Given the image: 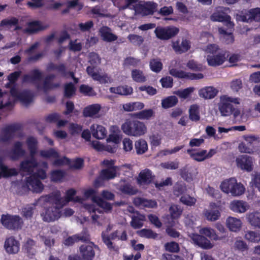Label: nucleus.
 I'll return each instance as SVG.
<instances>
[{
	"label": "nucleus",
	"mask_w": 260,
	"mask_h": 260,
	"mask_svg": "<svg viewBox=\"0 0 260 260\" xmlns=\"http://www.w3.org/2000/svg\"><path fill=\"white\" fill-rule=\"evenodd\" d=\"M94 249H99V247L93 242H90L88 244H85L79 247V252L84 260H93L95 257Z\"/></svg>",
	"instance_id": "0eeeda50"
},
{
	"label": "nucleus",
	"mask_w": 260,
	"mask_h": 260,
	"mask_svg": "<svg viewBox=\"0 0 260 260\" xmlns=\"http://www.w3.org/2000/svg\"><path fill=\"white\" fill-rule=\"evenodd\" d=\"M226 225L230 231L237 232L241 228L242 222L239 219L230 216L226 220Z\"/></svg>",
	"instance_id": "bb28decb"
},
{
	"label": "nucleus",
	"mask_w": 260,
	"mask_h": 260,
	"mask_svg": "<svg viewBox=\"0 0 260 260\" xmlns=\"http://www.w3.org/2000/svg\"><path fill=\"white\" fill-rule=\"evenodd\" d=\"M150 68L154 72L159 73L162 69V63L159 59H152L149 62Z\"/></svg>",
	"instance_id": "864d4df0"
},
{
	"label": "nucleus",
	"mask_w": 260,
	"mask_h": 260,
	"mask_svg": "<svg viewBox=\"0 0 260 260\" xmlns=\"http://www.w3.org/2000/svg\"><path fill=\"white\" fill-rule=\"evenodd\" d=\"M43 78L42 73L38 69L31 70L29 74H25L22 76V83L36 84L41 81Z\"/></svg>",
	"instance_id": "4468645a"
},
{
	"label": "nucleus",
	"mask_w": 260,
	"mask_h": 260,
	"mask_svg": "<svg viewBox=\"0 0 260 260\" xmlns=\"http://www.w3.org/2000/svg\"><path fill=\"white\" fill-rule=\"evenodd\" d=\"M172 48L177 54L186 52L190 48V42L187 39H183L181 44L179 40L172 42Z\"/></svg>",
	"instance_id": "f3484780"
},
{
	"label": "nucleus",
	"mask_w": 260,
	"mask_h": 260,
	"mask_svg": "<svg viewBox=\"0 0 260 260\" xmlns=\"http://www.w3.org/2000/svg\"><path fill=\"white\" fill-rule=\"evenodd\" d=\"M76 92V87L72 82L66 83L64 86V96L70 98L73 96Z\"/></svg>",
	"instance_id": "8fccbe9b"
},
{
	"label": "nucleus",
	"mask_w": 260,
	"mask_h": 260,
	"mask_svg": "<svg viewBox=\"0 0 260 260\" xmlns=\"http://www.w3.org/2000/svg\"><path fill=\"white\" fill-rule=\"evenodd\" d=\"M92 132V136L97 139H103L107 136V132L105 127L102 125H97L96 128L94 129V126L91 127Z\"/></svg>",
	"instance_id": "72a5a7b5"
},
{
	"label": "nucleus",
	"mask_w": 260,
	"mask_h": 260,
	"mask_svg": "<svg viewBox=\"0 0 260 260\" xmlns=\"http://www.w3.org/2000/svg\"><path fill=\"white\" fill-rule=\"evenodd\" d=\"M64 175V172L62 170H53L50 174L51 180L54 182H58L63 178Z\"/></svg>",
	"instance_id": "0e129e2a"
},
{
	"label": "nucleus",
	"mask_w": 260,
	"mask_h": 260,
	"mask_svg": "<svg viewBox=\"0 0 260 260\" xmlns=\"http://www.w3.org/2000/svg\"><path fill=\"white\" fill-rule=\"evenodd\" d=\"M127 39L132 44L138 46H140L144 41L142 36L135 34H129L127 36Z\"/></svg>",
	"instance_id": "13d9d810"
},
{
	"label": "nucleus",
	"mask_w": 260,
	"mask_h": 260,
	"mask_svg": "<svg viewBox=\"0 0 260 260\" xmlns=\"http://www.w3.org/2000/svg\"><path fill=\"white\" fill-rule=\"evenodd\" d=\"M35 242L31 239H28L23 245V249L29 256H32L35 254Z\"/></svg>",
	"instance_id": "a18cd8bd"
},
{
	"label": "nucleus",
	"mask_w": 260,
	"mask_h": 260,
	"mask_svg": "<svg viewBox=\"0 0 260 260\" xmlns=\"http://www.w3.org/2000/svg\"><path fill=\"white\" fill-rule=\"evenodd\" d=\"M78 242L81 241L82 242L88 243L90 242V236L88 231L86 229H84L79 234H75Z\"/></svg>",
	"instance_id": "4d7b16f0"
},
{
	"label": "nucleus",
	"mask_w": 260,
	"mask_h": 260,
	"mask_svg": "<svg viewBox=\"0 0 260 260\" xmlns=\"http://www.w3.org/2000/svg\"><path fill=\"white\" fill-rule=\"evenodd\" d=\"M218 90L213 86H206L200 89L199 91L200 97L204 99H212L215 98Z\"/></svg>",
	"instance_id": "b1692460"
},
{
	"label": "nucleus",
	"mask_w": 260,
	"mask_h": 260,
	"mask_svg": "<svg viewBox=\"0 0 260 260\" xmlns=\"http://www.w3.org/2000/svg\"><path fill=\"white\" fill-rule=\"evenodd\" d=\"M207 61L209 66L217 67L222 64L226 59V52L214 44L207 46Z\"/></svg>",
	"instance_id": "f257e3e1"
},
{
	"label": "nucleus",
	"mask_w": 260,
	"mask_h": 260,
	"mask_svg": "<svg viewBox=\"0 0 260 260\" xmlns=\"http://www.w3.org/2000/svg\"><path fill=\"white\" fill-rule=\"evenodd\" d=\"M118 168H106L103 169L100 173V177L104 180L114 179L117 175Z\"/></svg>",
	"instance_id": "473e14b6"
},
{
	"label": "nucleus",
	"mask_w": 260,
	"mask_h": 260,
	"mask_svg": "<svg viewBox=\"0 0 260 260\" xmlns=\"http://www.w3.org/2000/svg\"><path fill=\"white\" fill-rule=\"evenodd\" d=\"M139 235L141 237L146 238L156 239L157 237V234L154 232L152 230L143 229L138 232Z\"/></svg>",
	"instance_id": "bf43d9fd"
},
{
	"label": "nucleus",
	"mask_w": 260,
	"mask_h": 260,
	"mask_svg": "<svg viewBox=\"0 0 260 260\" xmlns=\"http://www.w3.org/2000/svg\"><path fill=\"white\" fill-rule=\"evenodd\" d=\"M194 243L204 249H209L212 248L213 245L205 236L199 234L193 235L192 238Z\"/></svg>",
	"instance_id": "4be33fe9"
},
{
	"label": "nucleus",
	"mask_w": 260,
	"mask_h": 260,
	"mask_svg": "<svg viewBox=\"0 0 260 260\" xmlns=\"http://www.w3.org/2000/svg\"><path fill=\"white\" fill-rule=\"evenodd\" d=\"M231 210L235 212L244 213L247 210V204L246 202L239 200H234L230 204Z\"/></svg>",
	"instance_id": "a878e982"
},
{
	"label": "nucleus",
	"mask_w": 260,
	"mask_h": 260,
	"mask_svg": "<svg viewBox=\"0 0 260 260\" xmlns=\"http://www.w3.org/2000/svg\"><path fill=\"white\" fill-rule=\"evenodd\" d=\"M134 115L140 119L148 120L154 115V111L151 109H145L134 113Z\"/></svg>",
	"instance_id": "de8ad7c7"
},
{
	"label": "nucleus",
	"mask_w": 260,
	"mask_h": 260,
	"mask_svg": "<svg viewBox=\"0 0 260 260\" xmlns=\"http://www.w3.org/2000/svg\"><path fill=\"white\" fill-rule=\"evenodd\" d=\"M205 216L206 218L210 221H215L217 220L220 216V212L216 210H208L205 211Z\"/></svg>",
	"instance_id": "052dcab7"
},
{
	"label": "nucleus",
	"mask_w": 260,
	"mask_h": 260,
	"mask_svg": "<svg viewBox=\"0 0 260 260\" xmlns=\"http://www.w3.org/2000/svg\"><path fill=\"white\" fill-rule=\"evenodd\" d=\"M169 73L172 76L179 79H186L188 80H198L204 78L202 73H187L176 69H172L169 70Z\"/></svg>",
	"instance_id": "9d476101"
},
{
	"label": "nucleus",
	"mask_w": 260,
	"mask_h": 260,
	"mask_svg": "<svg viewBox=\"0 0 260 260\" xmlns=\"http://www.w3.org/2000/svg\"><path fill=\"white\" fill-rule=\"evenodd\" d=\"M49 27V25L48 24L43 25L42 22L40 21L35 20L28 23L25 31L28 34H34L45 30Z\"/></svg>",
	"instance_id": "aec40b11"
},
{
	"label": "nucleus",
	"mask_w": 260,
	"mask_h": 260,
	"mask_svg": "<svg viewBox=\"0 0 260 260\" xmlns=\"http://www.w3.org/2000/svg\"><path fill=\"white\" fill-rule=\"evenodd\" d=\"M109 90L111 93L122 95H131L133 92V88L127 85L119 86L116 87H111Z\"/></svg>",
	"instance_id": "2f4dec72"
},
{
	"label": "nucleus",
	"mask_w": 260,
	"mask_h": 260,
	"mask_svg": "<svg viewBox=\"0 0 260 260\" xmlns=\"http://www.w3.org/2000/svg\"><path fill=\"white\" fill-rule=\"evenodd\" d=\"M5 248L9 254L17 253L19 250V242L13 236L6 239L5 242Z\"/></svg>",
	"instance_id": "2eb2a0df"
},
{
	"label": "nucleus",
	"mask_w": 260,
	"mask_h": 260,
	"mask_svg": "<svg viewBox=\"0 0 260 260\" xmlns=\"http://www.w3.org/2000/svg\"><path fill=\"white\" fill-rule=\"evenodd\" d=\"M178 102V98L175 95L169 96L161 100V106L168 109L175 106Z\"/></svg>",
	"instance_id": "a19ab883"
},
{
	"label": "nucleus",
	"mask_w": 260,
	"mask_h": 260,
	"mask_svg": "<svg viewBox=\"0 0 260 260\" xmlns=\"http://www.w3.org/2000/svg\"><path fill=\"white\" fill-rule=\"evenodd\" d=\"M135 148L138 155L143 154L148 150L147 142L142 139L136 141L135 143Z\"/></svg>",
	"instance_id": "4c0bfd02"
},
{
	"label": "nucleus",
	"mask_w": 260,
	"mask_h": 260,
	"mask_svg": "<svg viewBox=\"0 0 260 260\" xmlns=\"http://www.w3.org/2000/svg\"><path fill=\"white\" fill-rule=\"evenodd\" d=\"M26 185L31 187L33 192L37 193L41 192L44 189V185L38 179L30 176L26 178Z\"/></svg>",
	"instance_id": "a211bd4d"
},
{
	"label": "nucleus",
	"mask_w": 260,
	"mask_h": 260,
	"mask_svg": "<svg viewBox=\"0 0 260 260\" xmlns=\"http://www.w3.org/2000/svg\"><path fill=\"white\" fill-rule=\"evenodd\" d=\"M245 238L251 242H258L260 241V234L254 231H248L244 236Z\"/></svg>",
	"instance_id": "680f3d73"
},
{
	"label": "nucleus",
	"mask_w": 260,
	"mask_h": 260,
	"mask_svg": "<svg viewBox=\"0 0 260 260\" xmlns=\"http://www.w3.org/2000/svg\"><path fill=\"white\" fill-rule=\"evenodd\" d=\"M200 233L203 236L204 235L214 240L220 239L215 231L210 228H203L200 230Z\"/></svg>",
	"instance_id": "49530a36"
},
{
	"label": "nucleus",
	"mask_w": 260,
	"mask_h": 260,
	"mask_svg": "<svg viewBox=\"0 0 260 260\" xmlns=\"http://www.w3.org/2000/svg\"><path fill=\"white\" fill-rule=\"evenodd\" d=\"M119 190L122 193L129 196L136 194L138 192V189L133 187L130 183H126L120 186Z\"/></svg>",
	"instance_id": "37998d69"
},
{
	"label": "nucleus",
	"mask_w": 260,
	"mask_h": 260,
	"mask_svg": "<svg viewBox=\"0 0 260 260\" xmlns=\"http://www.w3.org/2000/svg\"><path fill=\"white\" fill-rule=\"evenodd\" d=\"M210 19L212 21L229 22H230L231 17L222 11H216L211 15Z\"/></svg>",
	"instance_id": "f704fd0d"
},
{
	"label": "nucleus",
	"mask_w": 260,
	"mask_h": 260,
	"mask_svg": "<svg viewBox=\"0 0 260 260\" xmlns=\"http://www.w3.org/2000/svg\"><path fill=\"white\" fill-rule=\"evenodd\" d=\"M194 150V149H189L186 151L187 154H188L190 157L193 160L200 162L207 159L206 156V150H202L199 152H193Z\"/></svg>",
	"instance_id": "c9c22d12"
},
{
	"label": "nucleus",
	"mask_w": 260,
	"mask_h": 260,
	"mask_svg": "<svg viewBox=\"0 0 260 260\" xmlns=\"http://www.w3.org/2000/svg\"><path fill=\"white\" fill-rule=\"evenodd\" d=\"M38 164L35 157L30 156V158L28 160L22 161L20 165V169L21 171L26 172L29 174H31L33 172L34 169L37 167Z\"/></svg>",
	"instance_id": "6ab92c4d"
},
{
	"label": "nucleus",
	"mask_w": 260,
	"mask_h": 260,
	"mask_svg": "<svg viewBox=\"0 0 260 260\" xmlns=\"http://www.w3.org/2000/svg\"><path fill=\"white\" fill-rule=\"evenodd\" d=\"M154 178L152 175V171L145 169L142 170L139 174L137 178V183L139 186L148 185L151 184Z\"/></svg>",
	"instance_id": "f8f14e48"
},
{
	"label": "nucleus",
	"mask_w": 260,
	"mask_h": 260,
	"mask_svg": "<svg viewBox=\"0 0 260 260\" xmlns=\"http://www.w3.org/2000/svg\"><path fill=\"white\" fill-rule=\"evenodd\" d=\"M132 77L134 81L139 83H143L146 80L143 72L140 70H133L132 71Z\"/></svg>",
	"instance_id": "3c124183"
},
{
	"label": "nucleus",
	"mask_w": 260,
	"mask_h": 260,
	"mask_svg": "<svg viewBox=\"0 0 260 260\" xmlns=\"http://www.w3.org/2000/svg\"><path fill=\"white\" fill-rule=\"evenodd\" d=\"M237 166L241 170L248 172L253 170L252 157L247 155H241L236 159Z\"/></svg>",
	"instance_id": "9b49d317"
},
{
	"label": "nucleus",
	"mask_w": 260,
	"mask_h": 260,
	"mask_svg": "<svg viewBox=\"0 0 260 260\" xmlns=\"http://www.w3.org/2000/svg\"><path fill=\"white\" fill-rule=\"evenodd\" d=\"M40 154L41 157L45 158H58V153L53 148L48 150H41Z\"/></svg>",
	"instance_id": "6e6d98bb"
},
{
	"label": "nucleus",
	"mask_w": 260,
	"mask_h": 260,
	"mask_svg": "<svg viewBox=\"0 0 260 260\" xmlns=\"http://www.w3.org/2000/svg\"><path fill=\"white\" fill-rule=\"evenodd\" d=\"M18 174V173L15 168L9 169L2 161H0V178L1 177L7 178L12 176H16Z\"/></svg>",
	"instance_id": "cd10ccee"
},
{
	"label": "nucleus",
	"mask_w": 260,
	"mask_h": 260,
	"mask_svg": "<svg viewBox=\"0 0 260 260\" xmlns=\"http://www.w3.org/2000/svg\"><path fill=\"white\" fill-rule=\"evenodd\" d=\"M79 91L84 95L93 96L95 94V92L93 89L85 84H82L79 87Z\"/></svg>",
	"instance_id": "69168bd1"
},
{
	"label": "nucleus",
	"mask_w": 260,
	"mask_h": 260,
	"mask_svg": "<svg viewBox=\"0 0 260 260\" xmlns=\"http://www.w3.org/2000/svg\"><path fill=\"white\" fill-rule=\"evenodd\" d=\"M45 201L46 202L52 203L56 205L55 207L63 208L64 203L63 198L61 197V193L59 190H56L45 196Z\"/></svg>",
	"instance_id": "ddd939ff"
},
{
	"label": "nucleus",
	"mask_w": 260,
	"mask_h": 260,
	"mask_svg": "<svg viewBox=\"0 0 260 260\" xmlns=\"http://www.w3.org/2000/svg\"><path fill=\"white\" fill-rule=\"evenodd\" d=\"M48 71H56L59 73L62 77H66L69 74L72 78H74L75 75L73 72H67V68L65 64L63 63L58 64H55L53 62H50L47 66Z\"/></svg>",
	"instance_id": "412c9836"
},
{
	"label": "nucleus",
	"mask_w": 260,
	"mask_h": 260,
	"mask_svg": "<svg viewBox=\"0 0 260 260\" xmlns=\"http://www.w3.org/2000/svg\"><path fill=\"white\" fill-rule=\"evenodd\" d=\"M131 221V225L134 229H140L143 226V222L146 220V217L144 215L140 214L137 211L136 215H133Z\"/></svg>",
	"instance_id": "c756f323"
},
{
	"label": "nucleus",
	"mask_w": 260,
	"mask_h": 260,
	"mask_svg": "<svg viewBox=\"0 0 260 260\" xmlns=\"http://www.w3.org/2000/svg\"><path fill=\"white\" fill-rule=\"evenodd\" d=\"M26 143L30 156L35 157L37 152L38 141L37 139L35 137H29L26 140Z\"/></svg>",
	"instance_id": "ea45409f"
},
{
	"label": "nucleus",
	"mask_w": 260,
	"mask_h": 260,
	"mask_svg": "<svg viewBox=\"0 0 260 260\" xmlns=\"http://www.w3.org/2000/svg\"><path fill=\"white\" fill-rule=\"evenodd\" d=\"M18 19L14 17H11L10 19H4L2 20L0 23V26H7L10 28L12 26H15V30H19L21 27L18 25Z\"/></svg>",
	"instance_id": "79ce46f5"
},
{
	"label": "nucleus",
	"mask_w": 260,
	"mask_h": 260,
	"mask_svg": "<svg viewBox=\"0 0 260 260\" xmlns=\"http://www.w3.org/2000/svg\"><path fill=\"white\" fill-rule=\"evenodd\" d=\"M111 31V29L107 26H103L100 28L99 33L104 41L112 42L117 39V36L113 34Z\"/></svg>",
	"instance_id": "5701e85b"
},
{
	"label": "nucleus",
	"mask_w": 260,
	"mask_h": 260,
	"mask_svg": "<svg viewBox=\"0 0 260 260\" xmlns=\"http://www.w3.org/2000/svg\"><path fill=\"white\" fill-rule=\"evenodd\" d=\"M34 98V93L30 90H23L20 92L18 100L25 106H28L32 102Z\"/></svg>",
	"instance_id": "7c9ffc66"
},
{
	"label": "nucleus",
	"mask_w": 260,
	"mask_h": 260,
	"mask_svg": "<svg viewBox=\"0 0 260 260\" xmlns=\"http://www.w3.org/2000/svg\"><path fill=\"white\" fill-rule=\"evenodd\" d=\"M194 88L189 87L182 90H178L174 92V93L180 98L186 99L193 92Z\"/></svg>",
	"instance_id": "5fc2aeb1"
},
{
	"label": "nucleus",
	"mask_w": 260,
	"mask_h": 260,
	"mask_svg": "<svg viewBox=\"0 0 260 260\" xmlns=\"http://www.w3.org/2000/svg\"><path fill=\"white\" fill-rule=\"evenodd\" d=\"M219 32L220 34L223 35L222 41L226 44H232L234 41V37L233 33L228 32L225 29L223 28H219Z\"/></svg>",
	"instance_id": "09e8293b"
},
{
	"label": "nucleus",
	"mask_w": 260,
	"mask_h": 260,
	"mask_svg": "<svg viewBox=\"0 0 260 260\" xmlns=\"http://www.w3.org/2000/svg\"><path fill=\"white\" fill-rule=\"evenodd\" d=\"M169 212L172 219H177L180 217L182 213V210L178 207V205H171L169 208Z\"/></svg>",
	"instance_id": "338daca9"
},
{
	"label": "nucleus",
	"mask_w": 260,
	"mask_h": 260,
	"mask_svg": "<svg viewBox=\"0 0 260 260\" xmlns=\"http://www.w3.org/2000/svg\"><path fill=\"white\" fill-rule=\"evenodd\" d=\"M157 4L153 2H146L144 4H138L134 7L136 12L143 16L153 15L156 11Z\"/></svg>",
	"instance_id": "6e6552de"
},
{
	"label": "nucleus",
	"mask_w": 260,
	"mask_h": 260,
	"mask_svg": "<svg viewBox=\"0 0 260 260\" xmlns=\"http://www.w3.org/2000/svg\"><path fill=\"white\" fill-rule=\"evenodd\" d=\"M245 191V187L241 183H238L236 182L233 187L230 191L232 195L234 196H239L242 194Z\"/></svg>",
	"instance_id": "e2e57ef3"
},
{
	"label": "nucleus",
	"mask_w": 260,
	"mask_h": 260,
	"mask_svg": "<svg viewBox=\"0 0 260 260\" xmlns=\"http://www.w3.org/2000/svg\"><path fill=\"white\" fill-rule=\"evenodd\" d=\"M189 118L192 121H198L200 119L199 106L196 104L190 106L189 109Z\"/></svg>",
	"instance_id": "c03bdc74"
},
{
	"label": "nucleus",
	"mask_w": 260,
	"mask_h": 260,
	"mask_svg": "<svg viewBox=\"0 0 260 260\" xmlns=\"http://www.w3.org/2000/svg\"><path fill=\"white\" fill-rule=\"evenodd\" d=\"M232 103L239 104V99L238 98H232L226 95L221 97V101L218 104V109L223 116H229L233 115L234 118L238 117L240 111L238 108L234 107Z\"/></svg>",
	"instance_id": "7ed1b4c3"
},
{
	"label": "nucleus",
	"mask_w": 260,
	"mask_h": 260,
	"mask_svg": "<svg viewBox=\"0 0 260 260\" xmlns=\"http://www.w3.org/2000/svg\"><path fill=\"white\" fill-rule=\"evenodd\" d=\"M1 222L5 228L15 231L21 229L23 224L22 219L19 215L9 214H3Z\"/></svg>",
	"instance_id": "20e7f679"
},
{
	"label": "nucleus",
	"mask_w": 260,
	"mask_h": 260,
	"mask_svg": "<svg viewBox=\"0 0 260 260\" xmlns=\"http://www.w3.org/2000/svg\"><path fill=\"white\" fill-rule=\"evenodd\" d=\"M248 221L255 228L260 229V212L254 211L248 214Z\"/></svg>",
	"instance_id": "e433bc0d"
},
{
	"label": "nucleus",
	"mask_w": 260,
	"mask_h": 260,
	"mask_svg": "<svg viewBox=\"0 0 260 260\" xmlns=\"http://www.w3.org/2000/svg\"><path fill=\"white\" fill-rule=\"evenodd\" d=\"M25 154V151L22 148V144L20 141H17L14 144L13 147L9 152V156L13 160H17L23 157Z\"/></svg>",
	"instance_id": "dca6fc26"
},
{
	"label": "nucleus",
	"mask_w": 260,
	"mask_h": 260,
	"mask_svg": "<svg viewBox=\"0 0 260 260\" xmlns=\"http://www.w3.org/2000/svg\"><path fill=\"white\" fill-rule=\"evenodd\" d=\"M121 130L129 136L140 137L147 132V127L143 122L133 119H126L122 124Z\"/></svg>",
	"instance_id": "f03ea898"
},
{
	"label": "nucleus",
	"mask_w": 260,
	"mask_h": 260,
	"mask_svg": "<svg viewBox=\"0 0 260 260\" xmlns=\"http://www.w3.org/2000/svg\"><path fill=\"white\" fill-rule=\"evenodd\" d=\"M251 21L260 22V8L257 7L249 10Z\"/></svg>",
	"instance_id": "774afa93"
},
{
	"label": "nucleus",
	"mask_w": 260,
	"mask_h": 260,
	"mask_svg": "<svg viewBox=\"0 0 260 260\" xmlns=\"http://www.w3.org/2000/svg\"><path fill=\"white\" fill-rule=\"evenodd\" d=\"M21 125L18 123H14L7 125L2 130L0 134V142L7 143L14 137V134L21 130Z\"/></svg>",
	"instance_id": "423d86ee"
},
{
	"label": "nucleus",
	"mask_w": 260,
	"mask_h": 260,
	"mask_svg": "<svg viewBox=\"0 0 260 260\" xmlns=\"http://www.w3.org/2000/svg\"><path fill=\"white\" fill-rule=\"evenodd\" d=\"M236 179L235 178H231L222 181L220 185L221 190L226 193H230L231 190L236 183Z\"/></svg>",
	"instance_id": "58836bf2"
},
{
	"label": "nucleus",
	"mask_w": 260,
	"mask_h": 260,
	"mask_svg": "<svg viewBox=\"0 0 260 260\" xmlns=\"http://www.w3.org/2000/svg\"><path fill=\"white\" fill-rule=\"evenodd\" d=\"M134 203L136 205H144L145 207L153 208L156 206V202L152 200H147L146 199L137 198L135 199Z\"/></svg>",
	"instance_id": "603ef678"
},
{
	"label": "nucleus",
	"mask_w": 260,
	"mask_h": 260,
	"mask_svg": "<svg viewBox=\"0 0 260 260\" xmlns=\"http://www.w3.org/2000/svg\"><path fill=\"white\" fill-rule=\"evenodd\" d=\"M178 28L174 26L157 27L154 33L156 37L161 40H168L176 36L179 32Z\"/></svg>",
	"instance_id": "39448f33"
},
{
	"label": "nucleus",
	"mask_w": 260,
	"mask_h": 260,
	"mask_svg": "<svg viewBox=\"0 0 260 260\" xmlns=\"http://www.w3.org/2000/svg\"><path fill=\"white\" fill-rule=\"evenodd\" d=\"M101 109V106L99 104L87 106L84 108L83 115L85 117H93L99 113Z\"/></svg>",
	"instance_id": "c85d7f7f"
},
{
	"label": "nucleus",
	"mask_w": 260,
	"mask_h": 260,
	"mask_svg": "<svg viewBox=\"0 0 260 260\" xmlns=\"http://www.w3.org/2000/svg\"><path fill=\"white\" fill-rule=\"evenodd\" d=\"M118 230L114 231L110 235L106 234L104 232L102 233L101 237L102 241L109 249L112 250L114 249L113 243L111 240H114L116 239H118Z\"/></svg>",
	"instance_id": "393cba45"
},
{
	"label": "nucleus",
	"mask_w": 260,
	"mask_h": 260,
	"mask_svg": "<svg viewBox=\"0 0 260 260\" xmlns=\"http://www.w3.org/2000/svg\"><path fill=\"white\" fill-rule=\"evenodd\" d=\"M61 209L55 206L46 208L45 212L41 214L43 220L49 222L58 220L61 215Z\"/></svg>",
	"instance_id": "1a4fd4ad"
}]
</instances>
